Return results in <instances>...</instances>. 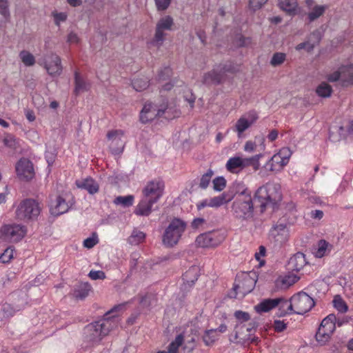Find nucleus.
<instances>
[{
  "label": "nucleus",
  "mask_w": 353,
  "mask_h": 353,
  "mask_svg": "<svg viewBox=\"0 0 353 353\" xmlns=\"http://www.w3.org/2000/svg\"><path fill=\"white\" fill-rule=\"evenodd\" d=\"M125 303L114 306L111 310L104 315V319L101 321L88 325L84 329L85 339L92 343H99L103 336L108 334L110 331L117 325V320L114 319L116 315L110 314L123 310Z\"/></svg>",
  "instance_id": "obj_1"
},
{
  "label": "nucleus",
  "mask_w": 353,
  "mask_h": 353,
  "mask_svg": "<svg viewBox=\"0 0 353 353\" xmlns=\"http://www.w3.org/2000/svg\"><path fill=\"white\" fill-rule=\"evenodd\" d=\"M163 114H168L165 117L167 119H172L179 117L180 112L175 108L170 107L167 101H163L159 106L151 102H146L140 112V121L142 123H147Z\"/></svg>",
  "instance_id": "obj_2"
},
{
  "label": "nucleus",
  "mask_w": 353,
  "mask_h": 353,
  "mask_svg": "<svg viewBox=\"0 0 353 353\" xmlns=\"http://www.w3.org/2000/svg\"><path fill=\"white\" fill-rule=\"evenodd\" d=\"M254 199L261 203L263 211L268 205H274L281 199L280 187L276 183H267L258 188Z\"/></svg>",
  "instance_id": "obj_3"
},
{
  "label": "nucleus",
  "mask_w": 353,
  "mask_h": 353,
  "mask_svg": "<svg viewBox=\"0 0 353 353\" xmlns=\"http://www.w3.org/2000/svg\"><path fill=\"white\" fill-rule=\"evenodd\" d=\"M263 157L262 154H258L251 157L243 158L236 156L230 157L225 164L226 170L232 174H239L247 167L252 166L254 171L260 168V159Z\"/></svg>",
  "instance_id": "obj_4"
},
{
  "label": "nucleus",
  "mask_w": 353,
  "mask_h": 353,
  "mask_svg": "<svg viewBox=\"0 0 353 353\" xmlns=\"http://www.w3.org/2000/svg\"><path fill=\"white\" fill-rule=\"evenodd\" d=\"M238 70L237 65L231 61L220 63L215 65L210 72L204 74L203 83L205 84H220L225 79L227 73L233 74Z\"/></svg>",
  "instance_id": "obj_5"
},
{
  "label": "nucleus",
  "mask_w": 353,
  "mask_h": 353,
  "mask_svg": "<svg viewBox=\"0 0 353 353\" xmlns=\"http://www.w3.org/2000/svg\"><path fill=\"white\" fill-rule=\"evenodd\" d=\"M41 211L39 203L33 199L22 200L16 209V216L19 220L34 221Z\"/></svg>",
  "instance_id": "obj_6"
},
{
  "label": "nucleus",
  "mask_w": 353,
  "mask_h": 353,
  "mask_svg": "<svg viewBox=\"0 0 353 353\" xmlns=\"http://www.w3.org/2000/svg\"><path fill=\"white\" fill-rule=\"evenodd\" d=\"M26 228L19 223L4 224L0 228V239L8 243H17L26 234Z\"/></svg>",
  "instance_id": "obj_7"
},
{
  "label": "nucleus",
  "mask_w": 353,
  "mask_h": 353,
  "mask_svg": "<svg viewBox=\"0 0 353 353\" xmlns=\"http://www.w3.org/2000/svg\"><path fill=\"white\" fill-rule=\"evenodd\" d=\"M292 154V152L289 148H282L266 162L265 169L274 173L281 172L289 163Z\"/></svg>",
  "instance_id": "obj_8"
},
{
  "label": "nucleus",
  "mask_w": 353,
  "mask_h": 353,
  "mask_svg": "<svg viewBox=\"0 0 353 353\" xmlns=\"http://www.w3.org/2000/svg\"><path fill=\"white\" fill-rule=\"evenodd\" d=\"M186 228V222H170L165 228L163 236V244L167 248L176 245Z\"/></svg>",
  "instance_id": "obj_9"
},
{
  "label": "nucleus",
  "mask_w": 353,
  "mask_h": 353,
  "mask_svg": "<svg viewBox=\"0 0 353 353\" xmlns=\"http://www.w3.org/2000/svg\"><path fill=\"white\" fill-rule=\"evenodd\" d=\"M314 306L312 297L304 292H300L290 299V310L298 314H304Z\"/></svg>",
  "instance_id": "obj_10"
},
{
  "label": "nucleus",
  "mask_w": 353,
  "mask_h": 353,
  "mask_svg": "<svg viewBox=\"0 0 353 353\" xmlns=\"http://www.w3.org/2000/svg\"><path fill=\"white\" fill-rule=\"evenodd\" d=\"M336 315L329 314L321 322L316 334V340L321 345H325L335 330Z\"/></svg>",
  "instance_id": "obj_11"
},
{
  "label": "nucleus",
  "mask_w": 353,
  "mask_h": 353,
  "mask_svg": "<svg viewBox=\"0 0 353 353\" xmlns=\"http://www.w3.org/2000/svg\"><path fill=\"white\" fill-rule=\"evenodd\" d=\"M256 280L248 273H241L236 276L233 286L234 295L231 297H236L237 294L245 296L251 292L256 285Z\"/></svg>",
  "instance_id": "obj_12"
},
{
  "label": "nucleus",
  "mask_w": 353,
  "mask_h": 353,
  "mask_svg": "<svg viewBox=\"0 0 353 353\" xmlns=\"http://www.w3.org/2000/svg\"><path fill=\"white\" fill-rule=\"evenodd\" d=\"M164 189L165 183L163 180L160 179L151 180L142 189V196L156 203L162 197Z\"/></svg>",
  "instance_id": "obj_13"
},
{
  "label": "nucleus",
  "mask_w": 353,
  "mask_h": 353,
  "mask_svg": "<svg viewBox=\"0 0 353 353\" xmlns=\"http://www.w3.org/2000/svg\"><path fill=\"white\" fill-rule=\"evenodd\" d=\"M110 142V150L114 154H119L123 152L125 141H124V131L122 130H112L106 134Z\"/></svg>",
  "instance_id": "obj_14"
},
{
  "label": "nucleus",
  "mask_w": 353,
  "mask_h": 353,
  "mask_svg": "<svg viewBox=\"0 0 353 353\" xmlns=\"http://www.w3.org/2000/svg\"><path fill=\"white\" fill-rule=\"evenodd\" d=\"M259 119L258 114L254 110H251L242 115L236 122L233 130L237 133L239 138L241 137L243 132L250 128Z\"/></svg>",
  "instance_id": "obj_15"
},
{
  "label": "nucleus",
  "mask_w": 353,
  "mask_h": 353,
  "mask_svg": "<svg viewBox=\"0 0 353 353\" xmlns=\"http://www.w3.org/2000/svg\"><path fill=\"white\" fill-rule=\"evenodd\" d=\"M174 25L173 19L170 16H165L159 19L157 23L155 34L152 43L157 47L161 46L164 41L165 30H170Z\"/></svg>",
  "instance_id": "obj_16"
},
{
  "label": "nucleus",
  "mask_w": 353,
  "mask_h": 353,
  "mask_svg": "<svg viewBox=\"0 0 353 353\" xmlns=\"http://www.w3.org/2000/svg\"><path fill=\"white\" fill-rule=\"evenodd\" d=\"M15 170L20 180L28 181L34 176L33 164L26 158H21L17 161Z\"/></svg>",
  "instance_id": "obj_17"
},
{
  "label": "nucleus",
  "mask_w": 353,
  "mask_h": 353,
  "mask_svg": "<svg viewBox=\"0 0 353 353\" xmlns=\"http://www.w3.org/2000/svg\"><path fill=\"white\" fill-rule=\"evenodd\" d=\"M234 213L236 218L248 219L252 217L253 214V204L251 196L248 195L245 201H238L233 205Z\"/></svg>",
  "instance_id": "obj_18"
},
{
  "label": "nucleus",
  "mask_w": 353,
  "mask_h": 353,
  "mask_svg": "<svg viewBox=\"0 0 353 353\" xmlns=\"http://www.w3.org/2000/svg\"><path fill=\"white\" fill-rule=\"evenodd\" d=\"M70 195L68 194L57 195L55 200L52 201L50 204L51 214L56 216L67 212L70 208Z\"/></svg>",
  "instance_id": "obj_19"
},
{
  "label": "nucleus",
  "mask_w": 353,
  "mask_h": 353,
  "mask_svg": "<svg viewBox=\"0 0 353 353\" xmlns=\"http://www.w3.org/2000/svg\"><path fill=\"white\" fill-rule=\"evenodd\" d=\"M43 66L50 76H59L62 72L61 58L56 54L48 56Z\"/></svg>",
  "instance_id": "obj_20"
},
{
  "label": "nucleus",
  "mask_w": 353,
  "mask_h": 353,
  "mask_svg": "<svg viewBox=\"0 0 353 353\" xmlns=\"http://www.w3.org/2000/svg\"><path fill=\"white\" fill-rule=\"evenodd\" d=\"M270 237L274 239V241L279 244L285 243L289 236V230L286 223H280L274 225L270 230Z\"/></svg>",
  "instance_id": "obj_21"
},
{
  "label": "nucleus",
  "mask_w": 353,
  "mask_h": 353,
  "mask_svg": "<svg viewBox=\"0 0 353 353\" xmlns=\"http://www.w3.org/2000/svg\"><path fill=\"white\" fill-rule=\"evenodd\" d=\"M245 325L238 324L235 327L234 334L230 336V341L232 343L244 344L246 342L256 343L258 337H251V334H244Z\"/></svg>",
  "instance_id": "obj_22"
},
{
  "label": "nucleus",
  "mask_w": 353,
  "mask_h": 353,
  "mask_svg": "<svg viewBox=\"0 0 353 353\" xmlns=\"http://www.w3.org/2000/svg\"><path fill=\"white\" fill-rule=\"evenodd\" d=\"M75 183L77 188L87 190L90 194H94L99 190V183L91 177L77 180Z\"/></svg>",
  "instance_id": "obj_23"
},
{
  "label": "nucleus",
  "mask_w": 353,
  "mask_h": 353,
  "mask_svg": "<svg viewBox=\"0 0 353 353\" xmlns=\"http://www.w3.org/2000/svg\"><path fill=\"white\" fill-rule=\"evenodd\" d=\"M155 203L142 196L134 208V213L139 216H149L152 211V206Z\"/></svg>",
  "instance_id": "obj_24"
},
{
  "label": "nucleus",
  "mask_w": 353,
  "mask_h": 353,
  "mask_svg": "<svg viewBox=\"0 0 353 353\" xmlns=\"http://www.w3.org/2000/svg\"><path fill=\"white\" fill-rule=\"evenodd\" d=\"M306 263L305 254L301 252H297L290 259L288 268L291 271L299 272Z\"/></svg>",
  "instance_id": "obj_25"
},
{
  "label": "nucleus",
  "mask_w": 353,
  "mask_h": 353,
  "mask_svg": "<svg viewBox=\"0 0 353 353\" xmlns=\"http://www.w3.org/2000/svg\"><path fill=\"white\" fill-rule=\"evenodd\" d=\"M199 276V268L196 265L190 267L183 275L184 285H192Z\"/></svg>",
  "instance_id": "obj_26"
},
{
  "label": "nucleus",
  "mask_w": 353,
  "mask_h": 353,
  "mask_svg": "<svg viewBox=\"0 0 353 353\" xmlns=\"http://www.w3.org/2000/svg\"><path fill=\"white\" fill-rule=\"evenodd\" d=\"M280 299H268L261 301L254 307L257 312H267L279 305Z\"/></svg>",
  "instance_id": "obj_27"
},
{
  "label": "nucleus",
  "mask_w": 353,
  "mask_h": 353,
  "mask_svg": "<svg viewBox=\"0 0 353 353\" xmlns=\"http://www.w3.org/2000/svg\"><path fill=\"white\" fill-rule=\"evenodd\" d=\"M299 279V278L294 274L285 275L278 278L275 282V285L278 289L285 290L294 284Z\"/></svg>",
  "instance_id": "obj_28"
},
{
  "label": "nucleus",
  "mask_w": 353,
  "mask_h": 353,
  "mask_svg": "<svg viewBox=\"0 0 353 353\" xmlns=\"http://www.w3.org/2000/svg\"><path fill=\"white\" fill-rule=\"evenodd\" d=\"M212 248L219 245L226 236L225 230H214L208 232Z\"/></svg>",
  "instance_id": "obj_29"
},
{
  "label": "nucleus",
  "mask_w": 353,
  "mask_h": 353,
  "mask_svg": "<svg viewBox=\"0 0 353 353\" xmlns=\"http://www.w3.org/2000/svg\"><path fill=\"white\" fill-rule=\"evenodd\" d=\"M341 70V81L343 86L353 85V64L340 68Z\"/></svg>",
  "instance_id": "obj_30"
},
{
  "label": "nucleus",
  "mask_w": 353,
  "mask_h": 353,
  "mask_svg": "<svg viewBox=\"0 0 353 353\" xmlns=\"http://www.w3.org/2000/svg\"><path fill=\"white\" fill-rule=\"evenodd\" d=\"M279 6L289 15H295L298 8L296 0H279Z\"/></svg>",
  "instance_id": "obj_31"
},
{
  "label": "nucleus",
  "mask_w": 353,
  "mask_h": 353,
  "mask_svg": "<svg viewBox=\"0 0 353 353\" xmlns=\"http://www.w3.org/2000/svg\"><path fill=\"white\" fill-rule=\"evenodd\" d=\"M328 8L326 5H315L310 8V11L307 13V18L310 22H312L323 16L325 10Z\"/></svg>",
  "instance_id": "obj_32"
},
{
  "label": "nucleus",
  "mask_w": 353,
  "mask_h": 353,
  "mask_svg": "<svg viewBox=\"0 0 353 353\" xmlns=\"http://www.w3.org/2000/svg\"><path fill=\"white\" fill-rule=\"evenodd\" d=\"M332 245L325 240H320L314 254L317 258H321L331 251Z\"/></svg>",
  "instance_id": "obj_33"
},
{
  "label": "nucleus",
  "mask_w": 353,
  "mask_h": 353,
  "mask_svg": "<svg viewBox=\"0 0 353 353\" xmlns=\"http://www.w3.org/2000/svg\"><path fill=\"white\" fill-rule=\"evenodd\" d=\"M91 286L88 283H83L78 285L74 290V296L77 299H83L88 296Z\"/></svg>",
  "instance_id": "obj_34"
},
{
  "label": "nucleus",
  "mask_w": 353,
  "mask_h": 353,
  "mask_svg": "<svg viewBox=\"0 0 353 353\" xmlns=\"http://www.w3.org/2000/svg\"><path fill=\"white\" fill-rule=\"evenodd\" d=\"M74 92L79 94L80 92L87 91L89 88L88 84L81 78L79 72L77 70L74 72Z\"/></svg>",
  "instance_id": "obj_35"
},
{
  "label": "nucleus",
  "mask_w": 353,
  "mask_h": 353,
  "mask_svg": "<svg viewBox=\"0 0 353 353\" xmlns=\"http://www.w3.org/2000/svg\"><path fill=\"white\" fill-rule=\"evenodd\" d=\"M210 205L211 208H219L228 203L231 198L226 193H223L219 196L210 198Z\"/></svg>",
  "instance_id": "obj_36"
},
{
  "label": "nucleus",
  "mask_w": 353,
  "mask_h": 353,
  "mask_svg": "<svg viewBox=\"0 0 353 353\" xmlns=\"http://www.w3.org/2000/svg\"><path fill=\"white\" fill-rule=\"evenodd\" d=\"M214 174V171L212 169H208L205 173L201 175L199 179V187L202 190H206L212 181V178Z\"/></svg>",
  "instance_id": "obj_37"
},
{
  "label": "nucleus",
  "mask_w": 353,
  "mask_h": 353,
  "mask_svg": "<svg viewBox=\"0 0 353 353\" xmlns=\"http://www.w3.org/2000/svg\"><path fill=\"white\" fill-rule=\"evenodd\" d=\"M132 85L135 90L141 92L149 86V80L145 77L135 78L132 81Z\"/></svg>",
  "instance_id": "obj_38"
},
{
  "label": "nucleus",
  "mask_w": 353,
  "mask_h": 353,
  "mask_svg": "<svg viewBox=\"0 0 353 353\" xmlns=\"http://www.w3.org/2000/svg\"><path fill=\"white\" fill-rule=\"evenodd\" d=\"M332 88L326 82H322L320 83L316 89V92L318 96L323 98L329 97L332 93Z\"/></svg>",
  "instance_id": "obj_39"
},
{
  "label": "nucleus",
  "mask_w": 353,
  "mask_h": 353,
  "mask_svg": "<svg viewBox=\"0 0 353 353\" xmlns=\"http://www.w3.org/2000/svg\"><path fill=\"white\" fill-rule=\"evenodd\" d=\"M134 201V196L133 195L119 196L114 200V203L116 205H121L123 207L132 206Z\"/></svg>",
  "instance_id": "obj_40"
},
{
  "label": "nucleus",
  "mask_w": 353,
  "mask_h": 353,
  "mask_svg": "<svg viewBox=\"0 0 353 353\" xmlns=\"http://www.w3.org/2000/svg\"><path fill=\"white\" fill-rule=\"evenodd\" d=\"M184 341V337L182 334L177 335L175 339L172 341L168 347V353H178L179 347L183 344Z\"/></svg>",
  "instance_id": "obj_41"
},
{
  "label": "nucleus",
  "mask_w": 353,
  "mask_h": 353,
  "mask_svg": "<svg viewBox=\"0 0 353 353\" xmlns=\"http://www.w3.org/2000/svg\"><path fill=\"white\" fill-rule=\"evenodd\" d=\"M195 244L197 247L206 248H212L210 237L208 236V233L205 232L199 234L195 240Z\"/></svg>",
  "instance_id": "obj_42"
},
{
  "label": "nucleus",
  "mask_w": 353,
  "mask_h": 353,
  "mask_svg": "<svg viewBox=\"0 0 353 353\" xmlns=\"http://www.w3.org/2000/svg\"><path fill=\"white\" fill-rule=\"evenodd\" d=\"M145 238L144 232L134 230L128 238V242L132 245H137L142 242Z\"/></svg>",
  "instance_id": "obj_43"
},
{
  "label": "nucleus",
  "mask_w": 353,
  "mask_h": 353,
  "mask_svg": "<svg viewBox=\"0 0 353 353\" xmlns=\"http://www.w3.org/2000/svg\"><path fill=\"white\" fill-rule=\"evenodd\" d=\"M19 57L26 66H32L35 63V58L30 52L22 50L19 53Z\"/></svg>",
  "instance_id": "obj_44"
},
{
  "label": "nucleus",
  "mask_w": 353,
  "mask_h": 353,
  "mask_svg": "<svg viewBox=\"0 0 353 353\" xmlns=\"http://www.w3.org/2000/svg\"><path fill=\"white\" fill-rule=\"evenodd\" d=\"M213 190L216 192L223 190L227 185L226 179L222 176H216L212 181Z\"/></svg>",
  "instance_id": "obj_45"
},
{
  "label": "nucleus",
  "mask_w": 353,
  "mask_h": 353,
  "mask_svg": "<svg viewBox=\"0 0 353 353\" xmlns=\"http://www.w3.org/2000/svg\"><path fill=\"white\" fill-rule=\"evenodd\" d=\"M216 330H206L203 336V340L204 343L209 346L212 345L217 339V336L214 335L213 333L216 332Z\"/></svg>",
  "instance_id": "obj_46"
},
{
  "label": "nucleus",
  "mask_w": 353,
  "mask_h": 353,
  "mask_svg": "<svg viewBox=\"0 0 353 353\" xmlns=\"http://www.w3.org/2000/svg\"><path fill=\"white\" fill-rule=\"evenodd\" d=\"M334 307L340 312L343 313L347 310V306L342 298L337 295L333 300Z\"/></svg>",
  "instance_id": "obj_47"
},
{
  "label": "nucleus",
  "mask_w": 353,
  "mask_h": 353,
  "mask_svg": "<svg viewBox=\"0 0 353 353\" xmlns=\"http://www.w3.org/2000/svg\"><path fill=\"white\" fill-rule=\"evenodd\" d=\"M14 251L12 247L7 248L0 255V262L2 263H9L13 258Z\"/></svg>",
  "instance_id": "obj_48"
},
{
  "label": "nucleus",
  "mask_w": 353,
  "mask_h": 353,
  "mask_svg": "<svg viewBox=\"0 0 353 353\" xmlns=\"http://www.w3.org/2000/svg\"><path fill=\"white\" fill-rule=\"evenodd\" d=\"M286 58V55L285 53L282 52H276L273 54L272 59L270 61V63L272 66H278L282 64Z\"/></svg>",
  "instance_id": "obj_49"
},
{
  "label": "nucleus",
  "mask_w": 353,
  "mask_h": 353,
  "mask_svg": "<svg viewBox=\"0 0 353 353\" xmlns=\"http://www.w3.org/2000/svg\"><path fill=\"white\" fill-rule=\"evenodd\" d=\"M98 241V236L96 232H94L92 233V236L88 237L83 241V245L85 248L90 249L93 248Z\"/></svg>",
  "instance_id": "obj_50"
},
{
  "label": "nucleus",
  "mask_w": 353,
  "mask_h": 353,
  "mask_svg": "<svg viewBox=\"0 0 353 353\" xmlns=\"http://www.w3.org/2000/svg\"><path fill=\"white\" fill-rule=\"evenodd\" d=\"M281 299V301L279 302V305H278L279 307V310L281 311V313L279 316H284L288 313V311L290 310V300H285L283 298H279Z\"/></svg>",
  "instance_id": "obj_51"
},
{
  "label": "nucleus",
  "mask_w": 353,
  "mask_h": 353,
  "mask_svg": "<svg viewBox=\"0 0 353 353\" xmlns=\"http://www.w3.org/2000/svg\"><path fill=\"white\" fill-rule=\"evenodd\" d=\"M4 145L10 148L15 150L17 146V139L12 135H7L3 140Z\"/></svg>",
  "instance_id": "obj_52"
},
{
  "label": "nucleus",
  "mask_w": 353,
  "mask_h": 353,
  "mask_svg": "<svg viewBox=\"0 0 353 353\" xmlns=\"http://www.w3.org/2000/svg\"><path fill=\"white\" fill-rule=\"evenodd\" d=\"M0 14H1L6 20L10 17V12L8 10V0H0Z\"/></svg>",
  "instance_id": "obj_53"
},
{
  "label": "nucleus",
  "mask_w": 353,
  "mask_h": 353,
  "mask_svg": "<svg viewBox=\"0 0 353 353\" xmlns=\"http://www.w3.org/2000/svg\"><path fill=\"white\" fill-rule=\"evenodd\" d=\"M267 1L268 0H250L249 8L255 11L260 9Z\"/></svg>",
  "instance_id": "obj_54"
},
{
  "label": "nucleus",
  "mask_w": 353,
  "mask_h": 353,
  "mask_svg": "<svg viewBox=\"0 0 353 353\" xmlns=\"http://www.w3.org/2000/svg\"><path fill=\"white\" fill-rule=\"evenodd\" d=\"M251 43V39L244 37L243 35L239 34L235 41V44L239 47H244Z\"/></svg>",
  "instance_id": "obj_55"
},
{
  "label": "nucleus",
  "mask_w": 353,
  "mask_h": 353,
  "mask_svg": "<svg viewBox=\"0 0 353 353\" xmlns=\"http://www.w3.org/2000/svg\"><path fill=\"white\" fill-rule=\"evenodd\" d=\"M172 74V69L170 67H165L158 74L159 80H165Z\"/></svg>",
  "instance_id": "obj_56"
},
{
  "label": "nucleus",
  "mask_w": 353,
  "mask_h": 353,
  "mask_svg": "<svg viewBox=\"0 0 353 353\" xmlns=\"http://www.w3.org/2000/svg\"><path fill=\"white\" fill-rule=\"evenodd\" d=\"M234 316L236 319L242 321V322H246L250 320V316L249 313L246 312H243L241 310H238L234 312Z\"/></svg>",
  "instance_id": "obj_57"
},
{
  "label": "nucleus",
  "mask_w": 353,
  "mask_h": 353,
  "mask_svg": "<svg viewBox=\"0 0 353 353\" xmlns=\"http://www.w3.org/2000/svg\"><path fill=\"white\" fill-rule=\"evenodd\" d=\"M88 276L92 280L104 279L105 278L104 272L101 270H91L88 274Z\"/></svg>",
  "instance_id": "obj_58"
},
{
  "label": "nucleus",
  "mask_w": 353,
  "mask_h": 353,
  "mask_svg": "<svg viewBox=\"0 0 353 353\" xmlns=\"http://www.w3.org/2000/svg\"><path fill=\"white\" fill-rule=\"evenodd\" d=\"M52 16L57 26H59L61 22L65 21L67 19V14L65 12H52Z\"/></svg>",
  "instance_id": "obj_59"
},
{
  "label": "nucleus",
  "mask_w": 353,
  "mask_h": 353,
  "mask_svg": "<svg viewBox=\"0 0 353 353\" xmlns=\"http://www.w3.org/2000/svg\"><path fill=\"white\" fill-rule=\"evenodd\" d=\"M152 301H154V297L152 294H146L143 296L140 301V303L145 307H148L152 304Z\"/></svg>",
  "instance_id": "obj_60"
},
{
  "label": "nucleus",
  "mask_w": 353,
  "mask_h": 353,
  "mask_svg": "<svg viewBox=\"0 0 353 353\" xmlns=\"http://www.w3.org/2000/svg\"><path fill=\"white\" fill-rule=\"evenodd\" d=\"M314 48V44L311 43L309 41H305V42H303V43L298 44L296 46V50H301L305 49L307 52H311L312 50H313Z\"/></svg>",
  "instance_id": "obj_61"
},
{
  "label": "nucleus",
  "mask_w": 353,
  "mask_h": 353,
  "mask_svg": "<svg viewBox=\"0 0 353 353\" xmlns=\"http://www.w3.org/2000/svg\"><path fill=\"white\" fill-rule=\"evenodd\" d=\"M341 78V70L335 71L332 74H327L326 79L329 82H336Z\"/></svg>",
  "instance_id": "obj_62"
},
{
  "label": "nucleus",
  "mask_w": 353,
  "mask_h": 353,
  "mask_svg": "<svg viewBox=\"0 0 353 353\" xmlns=\"http://www.w3.org/2000/svg\"><path fill=\"white\" fill-rule=\"evenodd\" d=\"M154 1H155L158 10H161V11L166 10L169 7V6L170 4V1H171V0H154Z\"/></svg>",
  "instance_id": "obj_63"
},
{
  "label": "nucleus",
  "mask_w": 353,
  "mask_h": 353,
  "mask_svg": "<svg viewBox=\"0 0 353 353\" xmlns=\"http://www.w3.org/2000/svg\"><path fill=\"white\" fill-rule=\"evenodd\" d=\"M274 327L276 332H282L286 328V324L280 320H276L274 322Z\"/></svg>",
  "instance_id": "obj_64"
}]
</instances>
